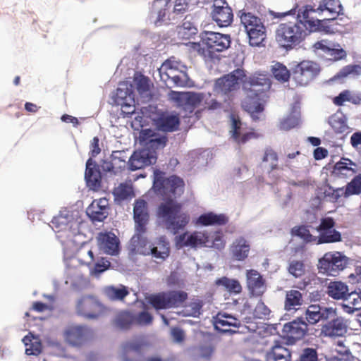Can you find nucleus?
I'll list each match as a JSON object with an SVG mask.
<instances>
[{
	"label": "nucleus",
	"mask_w": 361,
	"mask_h": 361,
	"mask_svg": "<svg viewBox=\"0 0 361 361\" xmlns=\"http://www.w3.org/2000/svg\"><path fill=\"white\" fill-rule=\"evenodd\" d=\"M314 11L312 6L305 5L302 9L299 10L295 23H281L276 30L275 36L279 46L290 50L299 45L310 32H333L332 27L328 24L329 20L314 19L310 16V13Z\"/></svg>",
	"instance_id": "nucleus-1"
},
{
	"label": "nucleus",
	"mask_w": 361,
	"mask_h": 361,
	"mask_svg": "<svg viewBox=\"0 0 361 361\" xmlns=\"http://www.w3.org/2000/svg\"><path fill=\"white\" fill-rule=\"evenodd\" d=\"M242 83L243 89L247 96L258 95L271 87L270 79L264 74H254L246 78L243 69L237 68L228 74L218 78L215 82L214 88L218 93L228 94L240 88Z\"/></svg>",
	"instance_id": "nucleus-2"
},
{
	"label": "nucleus",
	"mask_w": 361,
	"mask_h": 361,
	"mask_svg": "<svg viewBox=\"0 0 361 361\" xmlns=\"http://www.w3.org/2000/svg\"><path fill=\"white\" fill-rule=\"evenodd\" d=\"M157 214L163 226L174 235L184 230L190 221V214L183 210V204L174 200L161 203Z\"/></svg>",
	"instance_id": "nucleus-3"
},
{
	"label": "nucleus",
	"mask_w": 361,
	"mask_h": 361,
	"mask_svg": "<svg viewBox=\"0 0 361 361\" xmlns=\"http://www.w3.org/2000/svg\"><path fill=\"white\" fill-rule=\"evenodd\" d=\"M231 39L229 35L212 31H204L201 34V40L192 44V49L204 59H213L216 53L222 52L231 46Z\"/></svg>",
	"instance_id": "nucleus-4"
},
{
	"label": "nucleus",
	"mask_w": 361,
	"mask_h": 361,
	"mask_svg": "<svg viewBox=\"0 0 361 361\" xmlns=\"http://www.w3.org/2000/svg\"><path fill=\"white\" fill-rule=\"evenodd\" d=\"M252 47H259L267 37V28L262 20L255 13L243 8L237 13Z\"/></svg>",
	"instance_id": "nucleus-5"
},
{
	"label": "nucleus",
	"mask_w": 361,
	"mask_h": 361,
	"mask_svg": "<svg viewBox=\"0 0 361 361\" xmlns=\"http://www.w3.org/2000/svg\"><path fill=\"white\" fill-rule=\"evenodd\" d=\"M164 175L165 173L159 170L154 171L153 188L155 192L169 200L180 196L184 192L183 180L176 175L168 178H165Z\"/></svg>",
	"instance_id": "nucleus-6"
},
{
	"label": "nucleus",
	"mask_w": 361,
	"mask_h": 361,
	"mask_svg": "<svg viewBox=\"0 0 361 361\" xmlns=\"http://www.w3.org/2000/svg\"><path fill=\"white\" fill-rule=\"evenodd\" d=\"M187 70V66L180 60L171 56L161 64L159 72L161 80L166 85L172 84L174 86L183 87L188 80Z\"/></svg>",
	"instance_id": "nucleus-7"
},
{
	"label": "nucleus",
	"mask_w": 361,
	"mask_h": 361,
	"mask_svg": "<svg viewBox=\"0 0 361 361\" xmlns=\"http://www.w3.org/2000/svg\"><path fill=\"white\" fill-rule=\"evenodd\" d=\"M188 298L183 290H171L150 295L148 302L157 310L183 306Z\"/></svg>",
	"instance_id": "nucleus-8"
},
{
	"label": "nucleus",
	"mask_w": 361,
	"mask_h": 361,
	"mask_svg": "<svg viewBox=\"0 0 361 361\" xmlns=\"http://www.w3.org/2000/svg\"><path fill=\"white\" fill-rule=\"evenodd\" d=\"M230 121V138L238 145H243L248 141L259 137L253 128H247L238 116L231 114Z\"/></svg>",
	"instance_id": "nucleus-9"
},
{
	"label": "nucleus",
	"mask_w": 361,
	"mask_h": 361,
	"mask_svg": "<svg viewBox=\"0 0 361 361\" xmlns=\"http://www.w3.org/2000/svg\"><path fill=\"white\" fill-rule=\"evenodd\" d=\"M318 63L312 61H302L298 63L292 71L293 80L300 86H305L312 82L319 73Z\"/></svg>",
	"instance_id": "nucleus-10"
},
{
	"label": "nucleus",
	"mask_w": 361,
	"mask_h": 361,
	"mask_svg": "<svg viewBox=\"0 0 361 361\" xmlns=\"http://www.w3.org/2000/svg\"><path fill=\"white\" fill-rule=\"evenodd\" d=\"M347 265V259L339 252H329L319 260V269L321 273L334 276Z\"/></svg>",
	"instance_id": "nucleus-11"
},
{
	"label": "nucleus",
	"mask_w": 361,
	"mask_h": 361,
	"mask_svg": "<svg viewBox=\"0 0 361 361\" xmlns=\"http://www.w3.org/2000/svg\"><path fill=\"white\" fill-rule=\"evenodd\" d=\"M336 222L331 217H324L321 219L319 225L316 228L319 233L317 243H334L342 240L341 234L334 227Z\"/></svg>",
	"instance_id": "nucleus-12"
},
{
	"label": "nucleus",
	"mask_w": 361,
	"mask_h": 361,
	"mask_svg": "<svg viewBox=\"0 0 361 361\" xmlns=\"http://www.w3.org/2000/svg\"><path fill=\"white\" fill-rule=\"evenodd\" d=\"M171 99L176 103V106L187 113L192 114L203 100V94L192 92L171 93Z\"/></svg>",
	"instance_id": "nucleus-13"
},
{
	"label": "nucleus",
	"mask_w": 361,
	"mask_h": 361,
	"mask_svg": "<svg viewBox=\"0 0 361 361\" xmlns=\"http://www.w3.org/2000/svg\"><path fill=\"white\" fill-rule=\"evenodd\" d=\"M211 16L212 20L221 27H228L233 19V11L226 0L214 1Z\"/></svg>",
	"instance_id": "nucleus-14"
},
{
	"label": "nucleus",
	"mask_w": 361,
	"mask_h": 361,
	"mask_svg": "<svg viewBox=\"0 0 361 361\" xmlns=\"http://www.w3.org/2000/svg\"><path fill=\"white\" fill-rule=\"evenodd\" d=\"M208 242L209 235L205 231L185 232L176 237V245L180 247H190L196 249L207 246Z\"/></svg>",
	"instance_id": "nucleus-15"
},
{
	"label": "nucleus",
	"mask_w": 361,
	"mask_h": 361,
	"mask_svg": "<svg viewBox=\"0 0 361 361\" xmlns=\"http://www.w3.org/2000/svg\"><path fill=\"white\" fill-rule=\"evenodd\" d=\"M92 336V331L85 326H70L64 331L66 341L73 346L82 345Z\"/></svg>",
	"instance_id": "nucleus-16"
},
{
	"label": "nucleus",
	"mask_w": 361,
	"mask_h": 361,
	"mask_svg": "<svg viewBox=\"0 0 361 361\" xmlns=\"http://www.w3.org/2000/svg\"><path fill=\"white\" fill-rule=\"evenodd\" d=\"M147 343L142 339H135L125 342L122 345V361H142L144 348Z\"/></svg>",
	"instance_id": "nucleus-17"
},
{
	"label": "nucleus",
	"mask_w": 361,
	"mask_h": 361,
	"mask_svg": "<svg viewBox=\"0 0 361 361\" xmlns=\"http://www.w3.org/2000/svg\"><path fill=\"white\" fill-rule=\"evenodd\" d=\"M336 315V309L312 304L305 311V319L310 324H315L319 321H327Z\"/></svg>",
	"instance_id": "nucleus-18"
},
{
	"label": "nucleus",
	"mask_w": 361,
	"mask_h": 361,
	"mask_svg": "<svg viewBox=\"0 0 361 361\" xmlns=\"http://www.w3.org/2000/svg\"><path fill=\"white\" fill-rule=\"evenodd\" d=\"M326 321L321 328V335L326 337L336 338L343 336L348 329L347 321L337 314Z\"/></svg>",
	"instance_id": "nucleus-19"
},
{
	"label": "nucleus",
	"mask_w": 361,
	"mask_h": 361,
	"mask_svg": "<svg viewBox=\"0 0 361 361\" xmlns=\"http://www.w3.org/2000/svg\"><path fill=\"white\" fill-rule=\"evenodd\" d=\"M133 218L137 234L145 233L149 219L147 203L145 200L140 199L135 200L133 208Z\"/></svg>",
	"instance_id": "nucleus-20"
},
{
	"label": "nucleus",
	"mask_w": 361,
	"mask_h": 361,
	"mask_svg": "<svg viewBox=\"0 0 361 361\" xmlns=\"http://www.w3.org/2000/svg\"><path fill=\"white\" fill-rule=\"evenodd\" d=\"M51 224L52 228L56 232L65 231L75 235L79 231V222L75 220L68 212L67 214L61 212L53 218Z\"/></svg>",
	"instance_id": "nucleus-21"
},
{
	"label": "nucleus",
	"mask_w": 361,
	"mask_h": 361,
	"mask_svg": "<svg viewBox=\"0 0 361 361\" xmlns=\"http://www.w3.org/2000/svg\"><path fill=\"white\" fill-rule=\"evenodd\" d=\"M283 332L290 341L300 340L308 334V324L302 319H298L286 324Z\"/></svg>",
	"instance_id": "nucleus-22"
},
{
	"label": "nucleus",
	"mask_w": 361,
	"mask_h": 361,
	"mask_svg": "<svg viewBox=\"0 0 361 361\" xmlns=\"http://www.w3.org/2000/svg\"><path fill=\"white\" fill-rule=\"evenodd\" d=\"M144 255H151L157 262L165 261L170 255V243L166 236H160L149 246V250Z\"/></svg>",
	"instance_id": "nucleus-23"
},
{
	"label": "nucleus",
	"mask_w": 361,
	"mask_h": 361,
	"mask_svg": "<svg viewBox=\"0 0 361 361\" xmlns=\"http://www.w3.org/2000/svg\"><path fill=\"white\" fill-rule=\"evenodd\" d=\"M110 207L106 198L94 200L87 209V214L93 221H103L109 215Z\"/></svg>",
	"instance_id": "nucleus-24"
},
{
	"label": "nucleus",
	"mask_w": 361,
	"mask_h": 361,
	"mask_svg": "<svg viewBox=\"0 0 361 361\" xmlns=\"http://www.w3.org/2000/svg\"><path fill=\"white\" fill-rule=\"evenodd\" d=\"M247 286L250 293L254 296H261L267 287L265 280L256 270L250 269L246 272Z\"/></svg>",
	"instance_id": "nucleus-25"
},
{
	"label": "nucleus",
	"mask_w": 361,
	"mask_h": 361,
	"mask_svg": "<svg viewBox=\"0 0 361 361\" xmlns=\"http://www.w3.org/2000/svg\"><path fill=\"white\" fill-rule=\"evenodd\" d=\"M157 157L147 150L135 152L130 157L128 164L131 171H136L155 164Z\"/></svg>",
	"instance_id": "nucleus-26"
},
{
	"label": "nucleus",
	"mask_w": 361,
	"mask_h": 361,
	"mask_svg": "<svg viewBox=\"0 0 361 361\" xmlns=\"http://www.w3.org/2000/svg\"><path fill=\"white\" fill-rule=\"evenodd\" d=\"M98 302L92 296L82 297L77 304V312L86 318L95 319L98 317Z\"/></svg>",
	"instance_id": "nucleus-27"
},
{
	"label": "nucleus",
	"mask_w": 361,
	"mask_h": 361,
	"mask_svg": "<svg viewBox=\"0 0 361 361\" xmlns=\"http://www.w3.org/2000/svg\"><path fill=\"white\" fill-rule=\"evenodd\" d=\"M215 329L219 331L235 332L233 328L236 329L240 326V321L235 317L226 313H218L214 318Z\"/></svg>",
	"instance_id": "nucleus-28"
},
{
	"label": "nucleus",
	"mask_w": 361,
	"mask_h": 361,
	"mask_svg": "<svg viewBox=\"0 0 361 361\" xmlns=\"http://www.w3.org/2000/svg\"><path fill=\"white\" fill-rule=\"evenodd\" d=\"M85 178L90 188L94 190L100 188L102 181L101 173L98 165L92 158H89L87 161Z\"/></svg>",
	"instance_id": "nucleus-29"
},
{
	"label": "nucleus",
	"mask_w": 361,
	"mask_h": 361,
	"mask_svg": "<svg viewBox=\"0 0 361 361\" xmlns=\"http://www.w3.org/2000/svg\"><path fill=\"white\" fill-rule=\"evenodd\" d=\"M98 244L106 254L114 255L118 252L119 241L112 233H101L98 236Z\"/></svg>",
	"instance_id": "nucleus-30"
},
{
	"label": "nucleus",
	"mask_w": 361,
	"mask_h": 361,
	"mask_svg": "<svg viewBox=\"0 0 361 361\" xmlns=\"http://www.w3.org/2000/svg\"><path fill=\"white\" fill-rule=\"evenodd\" d=\"M261 94L247 96L242 103L243 108L250 114L255 121L260 119L259 114L264 111V106L259 102Z\"/></svg>",
	"instance_id": "nucleus-31"
},
{
	"label": "nucleus",
	"mask_w": 361,
	"mask_h": 361,
	"mask_svg": "<svg viewBox=\"0 0 361 361\" xmlns=\"http://www.w3.org/2000/svg\"><path fill=\"white\" fill-rule=\"evenodd\" d=\"M290 350L279 341H276L271 349L267 352L266 361H290Z\"/></svg>",
	"instance_id": "nucleus-32"
},
{
	"label": "nucleus",
	"mask_w": 361,
	"mask_h": 361,
	"mask_svg": "<svg viewBox=\"0 0 361 361\" xmlns=\"http://www.w3.org/2000/svg\"><path fill=\"white\" fill-rule=\"evenodd\" d=\"M228 222V217L224 214H215L207 212L201 214L197 219V224L204 226H224Z\"/></svg>",
	"instance_id": "nucleus-33"
},
{
	"label": "nucleus",
	"mask_w": 361,
	"mask_h": 361,
	"mask_svg": "<svg viewBox=\"0 0 361 361\" xmlns=\"http://www.w3.org/2000/svg\"><path fill=\"white\" fill-rule=\"evenodd\" d=\"M349 166H355L350 159L343 158L334 166L333 174L339 178H348L354 176L356 171Z\"/></svg>",
	"instance_id": "nucleus-34"
},
{
	"label": "nucleus",
	"mask_w": 361,
	"mask_h": 361,
	"mask_svg": "<svg viewBox=\"0 0 361 361\" xmlns=\"http://www.w3.org/2000/svg\"><path fill=\"white\" fill-rule=\"evenodd\" d=\"M345 102L354 105L361 104V92L345 90L333 99V103L338 106H343Z\"/></svg>",
	"instance_id": "nucleus-35"
},
{
	"label": "nucleus",
	"mask_w": 361,
	"mask_h": 361,
	"mask_svg": "<svg viewBox=\"0 0 361 361\" xmlns=\"http://www.w3.org/2000/svg\"><path fill=\"white\" fill-rule=\"evenodd\" d=\"M326 293L334 300H343L349 293L348 286L341 281H331L327 286Z\"/></svg>",
	"instance_id": "nucleus-36"
},
{
	"label": "nucleus",
	"mask_w": 361,
	"mask_h": 361,
	"mask_svg": "<svg viewBox=\"0 0 361 361\" xmlns=\"http://www.w3.org/2000/svg\"><path fill=\"white\" fill-rule=\"evenodd\" d=\"M250 251V245L243 238L235 240L231 247L232 258L237 261L245 259Z\"/></svg>",
	"instance_id": "nucleus-37"
},
{
	"label": "nucleus",
	"mask_w": 361,
	"mask_h": 361,
	"mask_svg": "<svg viewBox=\"0 0 361 361\" xmlns=\"http://www.w3.org/2000/svg\"><path fill=\"white\" fill-rule=\"evenodd\" d=\"M104 296L111 301L123 300L128 294L129 291L123 285L119 286H108L103 288Z\"/></svg>",
	"instance_id": "nucleus-38"
},
{
	"label": "nucleus",
	"mask_w": 361,
	"mask_h": 361,
	"mask_svg": "<svg viewBox=\"0 0 361 361\" xmlns=\"http://www.w3.org/2000/svg\"><path fill=\"white\" fill-rule=\"evenodd\" d=\"M171 4L169 0H155L152 6V10H158V16L154 21L156 26H160L166 20L167 13H169V10L171 8Z\"/></svg>",
	"instance_id": "nucleus-39"
},
{
	"label": "nucleus",
	"mask_w": 361,
	"mask_h": 361,
	"mask_svg": "<svg viewBox=\"0 0 361 361\" xmlns=\"http://www.w3.org/2000/svg\"><path fill=\"white\" fill-rule=\"evenodd\" d=\"M343 301L342 308L346 313L353 314L355 311L361 310V298L359 293H348Z\"/></svg>",
	"instance_id": "nucleus-40"
},
{
	"label": "nucleus",
	"mask_w": 361,
	"mask_h": 361,
	"mask_svg": "<svg viewBox=\"0 0 361 361\" xmlns=\"http://www.w3.org/2000/svg\"><path fill=\"white\" fill-rule=\"evenodd\" d=\"M303 302L302 294L298 290L286 291L284 301V308L287 311L297 310V307L301 306Z\"/></svg>",
	"instance_id": "nucleus-41"
},
{
	"label": "nucleus",
	"mask_w": 361,
	"mask_h": 361,
	"mask_svg": "<svg viewBox=\"0 0 361 361\" xmlns=\"http://www.w3.org/2000/svg\"><path fill=\"white\" fill-rule=\"evenodd\" d=\"M315 11L323 12L327 11L330 14L334 16L331 20H334L336 16L342 13L343 6L339 0H322L319 2V6Z\"/></svg>",
	"instance_id": "nucleus-42"
},
{
	"label": "nucleus",
	"mask_w": 361,
	"mask_h": 361,
	"mask_svg": "<svg viewBox=\"0 0 361 361\" xmlns=\"http://www.w3.org/2000/svg\"><path fill=\"white\" fill-rule=\"evenodd\" d=\"M215 285L217 286H222L230 293L239 294L242 292V286L238 280L235 279H230L226 276H223L215 281Z\"/></svg>",
	"instance_id": "nucleus-43"
},
{
	"label": "nucleus",
	"mask_w": 361,
	"mask_h": 361,
	"mask_svg": "<svg viewBox=\"0 0 361 361\" xmlns=\"http://www.w3.org/2000/svg\"><path fill=\"white\" fill-rule=\"evenodd\" d=\"M115 324L121 329H129L135 325V314L128 311L120 312L116 316Z\"/></svg>",
	"instance_id": "nucleus-44"
},
{
	"label": "nucleus",
	"mask_w": 361,
	"mask_h": 361,
	"mask_svg": "<svg viewBox=\"0 0 361 361\" xmlns=\"http://www.w3.org/2000/svg\"><path fill=\"white\" fill-rule=\"evenodd\" d=\"M188 17L183 20L182 25L178 27V36L181 39H190L197 33V28L194 24L188 20Z\"/></svg>",
	"instance_id": "nucleus-45"
},
{
	"label": "nucleus",
	"mask_w": 361,
	"mask_h": 361,
	"mask_svg": "<svg viewBox=\"0 0 361 361\" xmlns=\"http://www.w3.org/2000/svg\"><path fill=\"white\" fill-rule=\"evenodd\" d=\"M113 193L115 200L118 201L131 199L135 196L132 185L125 183H121L118 187L115 188Z\"/></svg>",
	"instance_id": "nucleus-46"
},
{
	"label": "nucleus",
	"mask_w": 361,
	"mask_h": 361,
	"mask_svg": "<svg viewBox=\"0 0 361 361\" xmlns=\"http://www.w3.org/2000/svg\"><path fill=\"white\" fill-rule=\"evenodd\" d=\"M150 133L151 130L146 131L145 133H143V136L147 135ZM143 140L146 142L147 145H149V147L152 148L153 149H163L166 146V142L168 140L166 136H159L155 135L154 133L152 134L147 138L143 137Z\"/></svg>",
	"instance_id": "nucleus-47"
},
{
	"label": "nucleus",
	"mask_w": 361,
	"mask_h": 361,
	"mask_svg": "<svg viewBox=\"0 0 361 361\" xmlns=\"http://www.w3.org/2000/svg\"><path fill=\"white\" fill-rule=\"evenodd\" d=\"M179 124L180 121L176 116H167L161 117L159 120V126L164 131H175L178 129Z\"/></svg>",
	"instance_id": "nucleus-48"
},
{
	"label": "nucleus",
	"mask_w": 361,
	"mask_h": 361,
	"mask_svg": "<svg viewBox=\"0 0 361 361\" xmlns=\"http://www.w3.org/2000/svg\"><path fill=\"white\" fill-rule=\"evenodd\" d=\"M271 72L274 77L282 82H287L290 76V71L286 66L280 63H276L272 66Z\"/></svg>",
	"instance_id": "nucleus-49"
},
{
	"label": "nucleus",
	"mask_w": 361,
	"mask_h": 361,
	"mask_svg": "<svg viewBox=\"0 0 361 361\" xmlns=\"http://www.w3.org/2000/svg\"><path fill=\"white\" fill-rule=\"evenodd\" d=\"M262 160L263 162L269 163L270 171L269 173L278 169L279 157L272 148L269 147L265 148Z\"/></svg>",
	"instance_id": "nucleus-50"
},
{
	"label": "nucleus",
	"mask_w": 361,
	"mask_h": 361,
	"mask_svg": "<svg viewBox=\"0 0 361 361\" xmlns=\"http://www.w3.org/2000/svg\"><path fill=\"white\" fill-rule=\"evenodd\" d=\"M23 341L26 346L25 353L27 355H37L41 353V343L37 341H33L32 338L28 336L23 338Z\"/></svg>",
	"instance_id": "nucleus-51"
},
{
	"label": "nucleus",
	"mask_w": 361,
	"mask_h": 361,
	"mask_svg": "<svg viewBox=\"0 0 361 361\" xmlns=\"http://www.w3.org/2000/svg\"><path fill=\"white\" fill-rule=\"evenodd\" d=\"M345 193L349 197L361 193V174L355 176L345 188Z\"/></svg>",
	"instance_id": "nucleus-52"
},
{
	"label": "nucleus",
	"mask_w": 361,
	"mask_h": 361,
	"mask_svg": "<svg viewBox=\"0 0 361 361\" xmlns=\"http://www.w3.org/2000/svg\"><path fill=\"white\" fill-rule=\"evenodd\" d=\"M288 270L295 278L301 277L305 273V265L302 261L293 260L289 263Z\"/></svg>",
	"instance_id": "nucleus-53"
},
{
	"label": "nucleus",
	"mask_w": 361,
	"mask_h": 361,
	"mask_svg": "<svg viewBox=\"0 0 361 361\" xmlns=\"http://www.w3.org/2000/svg\"><path fill=\"white\" fill-rule=\"evenodd\" d=\"M136 90L140 95L148 96L149 92V80L147 77L140 75L135 78Z\"/></svg>",
	"instance_id": "nucleus-54"
},
{
	"label": "nucleus",
	"mask_w": 361,
	"mask_h": 361,
	"mask_svg": "<svg viewBox=\"0 0 361 361\" xmlns=\"http://www.w3.org/2000/svg\"><path fill=\"white\" fill-rule=\"evenodd\" d=\"M292 233L307 242H312L316 239V238L310 233L309 226H295L292 229Z\"/></svg>",
	"instance_id": "nucleus-55"
},
{
	"label": "nucleus",
	"mask_w": 361,
	"mask_h": 361,
	"mask_svg": "<svg viewBox=\"0 0 361 361\" xmlns=\"http://www.w3.org/2000/svg\"><path fill=\"white\" fill-rule=\"evenodd\" d=\"M326 55L329 56L331 59L338 61L345 59L347 54L346 51L341 47L339 44L333 42Z\"/></svg>",
	"instance_id": "nucleus-56"
},
{
	"label": "nucleus",
	"mask_w": 361,
	"mask_h": 361,
	"mask_svg": "<svg viewBox=\"0 0 361 361\" xmlns=\"http://www.w3.org/2000/svg\"><path fill=\"white\" fill-rule=\"evenodd\" d=\"M299 124V119L294 115H288L287 117L281 120L279 128L282 130H289Z\"/></svg>",
	"instance_id": "nucleus-57"
},
{
	"label": "nucleus",
	"mask_w": 361,
	"mask_h": 361,
	"mask_svg": "<svg viewBox=\"0 0 361 361\" xmlns=\"http://www.w3.org/2000/svg\"><path fill=\"white\" fill-rule=\"evenodd\" d=\"M153 317L150 313L142 311L137 314H135V325L147 326L152 323Z\"/></svg>",
	"instance_id": "nucleus-58"
},
{
	"label": "nucleus",
	"mask_w": 361,
	"mask_h": 361,
	"mask_svg": "<svg viewBox=\"0 0 361 361\" xmlns=\"http://www.w3.org/2000/svg\"><path fill=\"white\" fill-rule=\"evenodd\" d=\"M270 313L269 308L262 301L257 304L254 310V316L259 319H267Z\"/></svg>",
	"instance_id": "nucleus-59"
},
{
	"label": "nucleus",
	"mask_w": 361,
	"mask_h": 361,
	"mask_svg": "<svg viewBox=\"0 0 361 361\" xmlns=\"http://www.w3.org/2000/svg\"><path fill=\"white\" fill-rule=\"evenodd\" d=\"M109 267V261L102 258L95 263L93 268L90 269V272L93 275H99L104 271L107 270Z\"/></svg>",
	"instance_id": "nucleus-60"
},
{
	"label": "nucleus",
	"mask_w": 361,
	"mask_h": 361,
	"mask_svg": "<svg viewBox=\"0 0 361 361\" xmlns=\"http://www.w3.org/2000/svg\"><path fill=\"white\" fill-rule=\"evenodd\" d=\"M189 8L188 0H176L173 4L172 13L180 15L185 13Z\"/></svg>",
	"instance_id": "nucleus-61"
},
{
	"label": "nucleus",
	"mask_w": 361,
	"mask_h": 361,
	"mask_svg": "<svg viewBox=\"0 0 361 361\" xmlns=\"http://www.w3.org/2000/svg\"><path fill=\"white\" fill-rule=\"evenodd\" d=\"M300 361H318L317 350L311 348H305L300 357Z\"/></svg>",
	"instance_id": "nucleus-62"
},
{
	"label": "nucleus",
	"mask_w": 361,
	"mask_h": 361,
	"mask_svg": "<svg viewBox=\"0 0 361 361\" xmlns=\"http://www.w3.org/2000/svg\"><path fill=\"white\" fill-rule=\"evenodd\" d=\"M214 352V347L210 343H203L199 347V353L202 357L210 358Z\"/></svg>",
	"instance_id": "nucleus-63"
},
{
	"label": "nucleus",
	"mask_w": 361,
	"mask_h": 361,
	"mask_svg": "<svg viewBox=\"0 0 361 361\" xmlns=\"http://www.w3.org/2000/svg\"><path fill=\"white\" fill-rule=\"evenodd\" d=\"M111 164L114 166V174L116 175L123 171L126 166V162L125 160L121 159L116 156L111 157Z\"/></svg>",
	"instance_id": "nucleus-64"
}]
</instances>
